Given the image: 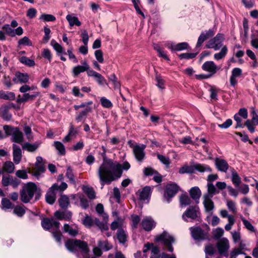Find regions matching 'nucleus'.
Masks as SVG:
<instances>
[{
	"mask_svg": "<svg viewBox=\"0 0 258 258\" xmlns=\"http://www.w3.org/2000/svg\"><path fill=\"white\" fill-rule=\"evenodd\" d=\"M98 246L105 251H108L112 247V245L109 244L107 241H99Z\"/></svg>",
	"mask_w": 258,
	"mask_h": 258,
	"instance_id": "37998d69",
	"label": "nucleus"
},
{
	"mask_svg": "<svg viewBox=\"0 0 258 258\" xmlns=\"http://www.w3.org/2000/svg\"><path fill=\"white\" fill-rule=\"evenodd\" d=\"M2 29L4 31H5L6 33L11 36V37H14L15 36V30L12 29L10 25L9 24H6L4 25Z\"/></svg>",
	"mask_w": 258,
	"mask_h": 258,
	"instance_id": "79ce46f5",
	"label": "nucleus"
},
{
	"mask_svg": "<svg viewBox=\"0 0 258 258\" xmlns=\"http://www.w3.org/2000/svg\"><path fill=\"white\" fill-rule=\"evenodd\" d=\"M40 19L45 22H52L55 20V17L51 14H43L40 17Z\"/></svg>",
	"mask_w": 258,
	"mask_h": 258,
	"instance_id": "de8ad7c7",
	"label": "nucleus"
},
{
	"mask_svg": "<svg viewBox=\"0 0 258 258\" xmlns=\"http://www.w3.org/2000/svg\"><path fill=\"white\" fill-rule=\"evenodd\" d=\"M155 239L157 241H162L169 251L172 252L173 250L171 244L174 242V239L167 232L164 231L162 234L156 236Z\"/></svg>",
	"mask_w": 258,
	"mask_h": 258,
	"instance_id": "423d86ee",
	"label": "nucleus"
},
{
	"mask_svg": "<svg viewBox=\"0 0 258 258\" xmlns=\"http://www.w3.org/2000/svg\"><path fill=\"white\" fill-rule=\"evenodd\" d=\"M51 45L53 46V48L56 52L58 53H61L62 52L63 48L62 46L54 40H52L51 41Z\"/></svg>",
	"mask_w": 258,
	"mask_h": 258,
	"instance_id": "680f3d73",
	"label": "nucleus"
},
{
	"mask_svg": "<svg viewBox=\"0 0 258 258\" xmlns=\"http://www.w3.org/2000/svg\"><path fill=\"white\" fill-rule=\"evenodd\" d=\"M241 219L243 223V225L247 229L251 232L254 231V228L250 222H249L248 220H246L244 218L242 217H241Z\"/></svg>",
	"mask_w": 258,
	"mask_h": 258,
	"instance_id": "6e6d98bb",
	"label": "nucleus"
},
{
	"mask_svg": "<svg viewBox=\"0 0 258 258\" xmlns=\"http://www.w3.org/2000/svg\"><path fill=\"white\" fill-rule=\"evenodd\" d=\"M215 165L217 169L222 172H226L229 168L227 161L224 159L216 158L215 160Z\"/></svg>",
	"mask_w": 258,
	"mask_h": 258,
	"instance_id": "6ab92c4d",
	"label": "nucleus"
},
{
	"mask_svg": "<svg viewBox=\"0 0 258 258\" xmlns=\"http://www.w3.org/2000/svg\"><path fill=\"white\" fill-rule=\"evenodd\" d=\"M12 208V204L7 199L4 198L2 200V208L4 210L11 209Z\"/></svg>",
	"mask_w": 258,
	"mask_h": 258,
	"instance_id": "8fccbe9b",
	"label": "nucleus"
},
{
	"mask_svg": "<svg viewBox=\"0 0 258 258\" xmlns=\"http://www.w3.org/2000/svg\"><path fill=\"white\" fill-rule=\"evenodd\" d=\"M179 187L175 183H170L166 185L164 192V197L169 202V199L174 197L178 190Z\"/></svg>",
	"mask_w": 258,
	"mask_h": 258,
	"instance_id": "ddd939ff",
	"label": "nucleus"
},
{
	"mask_svg": "<svg viewBox=\"0 0 258 258\" xmlns=\"http://www.w3.org/2000/svg\"><path fill=\"white\" fill-rule=\"evenodd\" d=\"M29 76L27 74H23L20 72L16 73V78L13 79L15 82L26 83L28 81Z\"/></svg>",
	"mask_w": 258,
	"mask_h": 258,
	"instance_id": "a878e982",
	"label": "nucleus"
},
{
	"mask_svg": "<svg viewBox=\"0 0 258 258\" xmlns=\"http://www.w3.org/2000/svg\"><path fill=\"white\" fill-rule=\"evenodd\" d=\"M21 200L27 203L35 196V201L38 200L41 196V190L33 182H28L25 184L20 192Z\"/></svg>",
	"mask_w": 258,
	"mask_h": 258,
	"instance_id": "f03ea898",
	"label": "nucleus"
},
{
	"mask_svg": "<svg viewBox=\"0 0 258 258\" xmlns=\"http://www.w3.org/2000/svg\"><path fill=\"white\" fill-rule=\"evenodd\" d=\"M208 193L204 195V196H209V197H213V196L219 193L218 191H217L216 188L213 184L211 183H208Z\"/></svg>",
	"mask_w": 258,
	"mask_h": 258,
	"instance_id": "ea45409f",
	"label": "nucleus"
},
{
	"mask_svg": "<svg viewBox=\"0 0 258 258\" xmlns=\"http://www.w3.org/2000/svg\"><path fill=\"white\" fill-rule=\"evenodd\" d=\"M9 107L8 106H2L0 108V116L5 120L9 121L12 118V115L8 111Z\"/></svg>",
	"mask_w": 258,
	"mask_h": 258,
	"instance_id": "393cba45",
	"label": "nucleus"
},
{
	"mask_svg": "<svg viewBox=\"0 0 258 258\" xmlns=\"http://www.w3.org/2000/svg\"><path fill=\"white\" fill-rule=\"evenodd\" d=\"M217 247L220 254L224 256L228 255V250L229 248L228 240L225 237L220 239L217 243Z\"/></svg>",
	"mask_w": 258,
	"mask_h": 258,
	"instance_id": "6e6552de",
	"label": "nucleus"
},
{
	"mask_svg": "<svg viewBox=\"0 0 258 258\" xmlns=\"http://www.w3.org/2000/svg\"><path fill=\"white\" fill-rule=\"evenodd\" d=\"M12 176L10 175H3L2 179V184L4 186L11 184Z\"/></svg>",
	"mask_w": 258,
	"mask_h": 258,
	"instance_id": "864d4df0",
	"label": "nucleus"
},
{
	"mask_svg": "<svg viewBox=\"0 0 258 258\" xmlns=\"http://www.w3.org/2000/svg\"><path fill=\"white\" fill-rule=\"evenodd\" d=\"M72 213L68 211L63 212L57 211L54 213L55 217L58 220H70L72 217Z\"/></svg>",
	"mask_w": 258,
	"mask_h": 258,
	"instance_id": "4be33fe9",
	"label": "nucleus"
},
{
	"mask_svg": "<svg viewBox=\"0 0 258 258\" xmlns=\"http://www.w3.org/2000/svg\"><path fill=\"white\" fill-rule=\"evenodd\" d=\"M191 236L195 240H204L208 237L207 234L200 227H190L189 228Z\"/></svg>",
	"mask_w": 258,
	"mask_h": 258,
	"instance_id": "f8f14e48",
	"label": "nucleus"
},
{
	"mask_svg": "<svg viewBox=\"0 0 258 258\" xmlns=\"http://www.w3.org/2000/svg\"><path fill=\"white\" fill-rule=\"evenodd\" d=\"M63 230L66 232L69 233L70 235L73 236H75L78 233V231L76 230L73 229L67 224L64 225Z\"/></svg>",
	"mask_w": 258,
	"mask_h": 258,
	"instance_id": "603ef678",
	"label": "nucleus"
},
{
	"mask_svg": "<svg viewBox=\"0 0 258 258\" xmlns=\"http://www.w3.org/2000/svg\"><path fill=\"white\" fill-rule=\"evenodd\" d=\"M66 19L68 21L71 27H73L74 25L79 26L81 25V22L79 20L78 18L72 15H68L66 16Z\"/></svg>",
	"mask_w": 258,
	"mask_h": 258,
	"instance_id": "7c9ffc66",
	"label": "nucleus"
},
{
	"mask_svg": "<svg viewBox=\"0 0 258 258\" xmlns=\"http://www.w3.org/2000/svg\"><path fill=\"white\" fill-rule=\"evenodd\" d=\"M108 79L111 81L114 85L115 89H118L119 88L120 84L117 81V79L114 74H112L108 77Z\"/></svg>",
	"mask_w": 258,
	"mask_h": 258,
	"instance_id": "13d9d810",
	"label": "nucleus"
},
{
	"mask_svg": "<svg viewBox=\"0 0 258 258\" xmlns=\"http://www.w3.org/2000/svg\"><path fill=\"white\" fill-rule=\"evenodd\" d=\"M40 143H35L33 144L26 143L22 145V148L30 152H33L39 147Z\"/></svg>",
	"mask_w": 258,
	"mask_h": 258,
	"instance_id": "72a5a7b5",
	"label": "nucleus"
},
{
	"mask_svg": "<svg viewBox=\"0 0 258 258\" xmlns=\"http://www.w3.org/2000/svg\"><path fill=\"white\" fill-rule=\"evenodd\" d=\"M151 194V187L145 186L140 192V198L142 200H147L149 198Z\"/></svg>",
	"mask_w": 258,
	"mask_h": 258,
	"instance_id": "473e14b6",
	"label": "nucleus"
},
{
	"mask_svg": "<svg viewBox=\"0 0 258 258\" xmlns=\"http://www.w3.org/2000/svg\"><path fill=\"white\" fill-rule=\"evenodd\" d=\"M195 170L201 172H211V169L209 166L201 164H197L193 166L185 165L181 167L179 170V173L180 174L192 173L195 172Z\"/></svg>",
	"mask_w": 258,
	"mask_h": 258,
	"instance_id": "39448f33",
	"label": "nucleus"
},
{
	"mask_svg": "<svg viewBox=\"0 0 258 258\" xmlns=\"http://www.w3.org/2000/svg\"><path fill=\"white\" fill-rule=\"evenodd\" d=\"M108 258H125V257L121 251H116L115 252L114 254H109L108 256Z\"/></svg>",
	"mask_w": 258,
	"mask_h": 258,
	"instance_id": "774afa93",
	"label": "nucleus"
},
{
	"mask_svg": "<svg viewBox=\"0 0 258 258\" xmlns=\"http://www.w3.org/2000/svg\"><path fill=\"white\" fill-rule=\"evenodd\" d=\"M19 45H25L27 46H31L32 45L31 41L28 37L25 36L18 41Z\"/></svg>",
	"mask_w": 258,
	"mask_h": 258,
	"instance_id": "69168bd1",
	"label": "nucleus"
},
{
	"mask_svg": "<svg viewBox=\"0 0 258 258\" xmlns=\"http://www.w3.org/2000/svg\"><path fill=\"white\" fill-rule=\"evenodd\" d=\"M38 92H36L33 94L30 95L29 93H25L22 97L20 95L17 99V102L19 103L26 102L29 100H33L39 95Z\"/></svg>",
	"mask_w": 258,
	"mask_h": 258,
	"instance_id": "b1692460",
	"label": "nucleus"
},
{
	"mask_svg": "<svg viewBox=\"0 0 258 258\" xmlns=\"http://www.w3.org/2000/svg\"><path fill=\"white\" fill-rule=\"evenodd\" d=\"M102 218L103 219V222L100 221L97 218H95L94 219V224L96 225L101 231H107L108 230V226L107 225L108 216L107 214H103Z\"/></svg>",
	"mask_w": 258,
	"mask_h": 258,
	"instance_id": "2eb2a0df",
	"label": "nucleus"
},
{
	"mask_svg": "<svg viewBox=\"0 0 258 258\" xmlns=\"http://www.w3.org/2000/svg\"><path fill=\"white\" fill-rule=\"evenodd\" d=\"M15 166L11 161H6L4 163L3 166V171L9 173H12L14 172Z\"/></svg>",
	"mask_w": 258,
	"mask_h": 258,
	"instance_id": "c9c22d12",
	"label": "nucleus"
},
{
	"mask_svg": "<svg viewBox=\"0 0 258 258\" xmlns=\"http://www.w3.org/2000/svg\"><path fill=\"white\" fill-rule=\"evenodd\" d=\"M13 156L14 162L19 164L22 159V154L21 148L16 144L13 145Z\"/></svg>",
	"mask_w": 258,
	"mask_h": 258,
	"instance_id": "f3484780",
	"label": "nucleus"
},
{
	"mask_svg": "<svg viewBox=\"0 0 258 258\" xmlns=\"http://www.w3.org/2000/svg\"><path fill=\"white\" fill-rule=\"evenodd\" d=\"M97 173L102 186L105 183L109 184L111 181L120 177L121 164L111 159L104 158L103 162L98 169Z\"/></svg>",
	"mask_w": 258,
	"mask_h": 258,
	"instance_id": "f257e3e1",
	"label": "nucleus"
},
{
	"mask_svg": "<svg viewBox=\"0 0 258 258\" xmlns=\"http://www.w3.org/2000/svg\"><path fill=\"white\" fill-rule=\"evenodd\" d=\"M214 34V31L211 29H209V30L202 32L201 35H200V37H202L204 41H205L209 38L213 36Z\"/></svg>",
	"mask_w": 258,
	"mask_h": 258,
	"instance_id": "5fc2aeb1",
	"label": "nucleus"
},
{
	"mask_svg": "<svg viewBox=\"0 0 258 258\" xmlns=\"http://www.w3.org/2000/svg\"><path fill=\"white\" fill-rule=\"evenodd\" d=\"M212 197H209V196H203V204L205 211L207 213L212 214L213 210L214 208V204L212 200Z\"/></svg>",
	"mask_w": 258,
	"mask_h": 258,
	"instance_id": "dca6fc26",
	"label": "nucleus"
},
{
	"mask_svg": "<svg viewBox=\"0 0 258 258\" xmlns=\"http://www.w3.org/2000/svg\"><path fill=\"white\" fill-rule=\"evenodd\" d=\"M72 199H75L76 197H78L80 201V206L84 209H86L89 206L88 200L82 195L78 194L77 195H72L71 196Z\"/></svg>",
	"mask_w": 258,
	"mask_h": 258,
	"instance_id": "bb28decb",
	"label": "nucleus"
},
{
	"mask_svg": "<svg viewBox=\"0 0 258 258\" xmlns=\"http://www.w3.org/2000/svg\"><path fill=\"white\" fill-rule=\"evenodd\" d=\"M82 66H77L73 68L72 73L75 77L78 76V75L82 72L88 71L89 66L86 61L82 63Z\"/></svg>",
	"mask_w": 258,
	"mask_h": 258,
	"instance_id": "412c9836",
	"label": "nucleus"
},
{
	"mask_svg": "<svg viewBox=\"0 0 258 258\" xmlns=\"http://www.w3.org/2000/svg\"><path fill=\"white\" fill-rule=\"evenodd\" d=\"M224 37L222 34H218L214 38L209 40L206 46L208 48H213L215 50L219 49L222 46Z\"/></svg>",
	"mask_w": 258,
	"mask_h": 258,
	"instance_id": "0eeeda50",
	"label": "nucleus"
},
{
	"mask_svg": "<svg viewBox=\"0 0 258 258\" xmlns=\"http://www.w3.org/2000/svg\"><path fill=\"white\" fill-rule=\"evenodd\" d=\"M224 233V230L221 228H217L213 231V236L215 238L218 239L221 237Z\"/></svg>",
	"mask_w": 258,
	"mask_h": 258,
	"instance_id": "e2e57ef3",
	"label": "nucleus"
},
{
	"mask_svg": "<svg viewBox=\"0 0 258 258\" xmlns=\"http://www.w3.org/2000/svg\"><path fill=\"white\" fill-rule=\"evenodd\" d=\"M65 246L68 250L76 253L78 256V249L83 254H86L89 251L87 243L80 240L68 239L65 243Z\"/></svg>",
	"mask_w": 258,
	"mask_h": 258,
	"instance_id": "7ed1b4c3",
	"label": "nucleus"
},
{
	"mask_svg": "<svg viewBox=\"0 0 258 258\" xmlns=\"http://www.w3.org/2000/svg\"><path fill=\"white\" fill-rule=\"evenodd\" d=\"M66 176L69 179L70 182L72 183H75L76 180L74 177V174L73 173V170L70 166L68 167Z\"/></svg>",
	"mask_w": 258,
	"mask_h": 258,
	"instance_id": "3c124183",
	"label": "nucleus"
},
{
	"mask_svg": "<svg viewBox=\"0 0 258 258\" xmlns=\"http://www.w3.org/2000/svg\"><path fill=\"white\" fill-rule=\"evenodd\" d=\"M3 128L7 136H12L11 141L12 142L18 144H21L23 142V134L19 128L5 125Z\"/></svg>",
	"mask_w": 258,
	"mask_h": 258,
	"instance_id": "20e7f679",
	"label": "nucleus"
},
{
	"mask_svg": "<svg viewBox=\"0 0 258 258\" xmlns=\"http://www.w3.org/2000/svg\"><path fill=\"white\" fill-rule=\"evenodd\" d=\"M83 190L90 199L95 198V192L92 187L84 186L83 187Z\"/></svg>",
	"mask_w": 258,
	"mask_h": 258,
	"instance_id": "58836bf2",
	"label": "nucleus"
},
{
	"mask_svg": "<svg viewBox=\"0 0 258 258\" xmlns=\"http://www.w3.org/2000/svg\"><path fill=\"white\" fill-rule=\"evenodd\" d=\"M45 169L44 165V164H35V167L33 168L31 171L30 172L32 173V174L36 177L37 178H38L39 175L41 173H43L45 171Z\"/></svg>",
	"mask_w": 258,
	"mask_h": 258,
	"instance_id": "5701e85b",
	"label": "nucleus"
},
{
	"mask_svg": "<svg viewBox=\"0 0 258 258\" xmlns=\"http://www.w3.org/2000/svg\"><path fill=\"white\" fill-rule=\"evenodd\" d=\"M0 98L5 100H13L15 98V95L12 92H6L1 90L0 91Z\"/></svg>",
	"mask_w": 258,
	"mask_h": 258,
	"instance_id": "4c0bfd02",
	"label": "nucleus"
},
{
	"mask_svg": "<svg viewBox=\"0 0 258 258\" xmlns=\"http://www.w3.org/2000/svg\"><path fill=\"white\" fill-rule=\"evenodd\" d=\"M59 222L55 221L53 218H44L41 221V225L42 227L46 229L49 230L51 227H54L53 230L57 231L59 228Z\"/></svg>",
	"mask_w": 258,
	"mask_h": 258,
	"instance_id": "9d476101",
	"label": "nucleus"
},
{
	"mask_svg": "<svg viewBox=\"0 0 258 258\" xmlns=\"http://www.w3.org/2000/svg\"><path fill=\"white\" fill-rule=\"evenodd\" d=\"M155 224L154 221L150 217L144 218L141 223L143 229L146 231H150L155 226Z\"/></svg>",
	"mask_w": 258,
	"mask_h": 258,
	"instance_id": "a211bd4d",
	"label": "nucleus"
},
{
	"mask_svg": "<svg viewBox=\"0 0 258 258\" xmlns=\"http://www.w3.org/2000/svg\"><path fill=\"white\" fill-rule=\"evenodd\" d=\"M19 61L23 64H24L28 67H33L35 66V61L30 59L26 56H22L20 58Z\"/></svg>",
	"mask_w": 258,
	"mask_h": 258,
	"instance_id": "a19ab883",
	"label": "nucleus"
},
{
	"mask_svg": "<svg viewBox=\"0 0 258 258\" xmlns=\"http://www.w3.org/2000/svg\"><path fill=\"white\" fill-rule=\"evenodd\" d=\"M122 224V221L120 219H118L117 220L111 223L110 228L112 230H115L118 228V229L121 228L120 227L121 226Z\"/></svg>",
	"mask_w": 258,
	"mask_h": 258,
	"instance_id": "4d7b16f0",
	"label": "nucleus"
},
{
	"mask_svg": "<svg viewBox=\"0 0 258 258\" xmlns=\"http://www.w3.org/2000/svg\"><path fill=\"white\" fill-rule=\"evenodd\" d=\"M199 214L200 212L198 207L190 206L183 214L182 218L184 221H187L185 217L195 220L199 217Z\"/></svg>",
	"mask_w": 258,
	"mask_h": 258,
	"instance_id": "1a4fd4ad",
	"label": "nucleus"
},
{
	"mask_svg": "<svg viewBox=\"0 0 258 258\" xmlns=\"http://www.w3.org/2000/svg\"><path fill=\"white\" fill-rule=\"evenodd\" d=\"M228 51V49L226 46L222 47L220 52L215 53L214 55V58L215 60H219L225 57Z\"/></svg>",
	"mask_w": 258,
	"mask_h": 258,
	"instance_id": "e433bc0d",
	"label": "nucleus"
},
{
	"mask_svg": "<svg viewBox=\"0 0 258 258\" xmlns=\"http://www.w3.org/2000/svg\"><path fill=\"white\" fill-rule=\"evenodd\" d=\"M226 206L230 211L235 214L237 212L235 203L232 200H227L226 201Z\"/></svg>",
	"mask_w": 258,
	"mask_h": 258,
	"instance_id": "c03bdc74",
	"label": "nucleus"
},
{
	"mask_svg": "<svg viewBox=\"0 0 258 258\" xmlns=\"http://www.w3.org/2000/svg\"><path fill=\"white\" fill-rule=\"evenodd\" d=\"M241 75V69L238 68L233 69L232 71V74L230 79V84L233 86H235V85L237 83V81L236 80V78L240 77Z\"/></svg>",
	"mask_w": 258,
	"mask_h": 258,
	"instance_id": "aec40b11",
	"label": "nucleus"
},
{
	"mask_svg": "<svg viewBox=\"0 0 258 258\" xmlns=\"http://www.w3.org/2000/svg\"><path fill=\"white\" fill-rule=\"evenodd\" d=\"M180 203L182 206H186L191 203V200L188 196L183 195L180 198Z\"/></svg>",
	"mask_w": 258,
	"mask_h": 258,
	"instance_id": "a18cd8bd",
	"label": "nucleus"
},
{
	"mask_svg": "<svg viewBox=\"0 0 258 258\" xmlns=\"http://www.w3.org/2000/svg\"><path fill=\"white\" fill-rule=\"evenodd\" d=\"M130 146L133 148V152L136 159L138 161H142L145 157V153L144 150L146 148V146L144 145H136L133 146V145H130Z\"/></svg>",
	"mask_w": 258,
	"mask_h": 258,
	"instance_id": "9b49d317",
	"label": "nucleus"
},
{
	"mask_svg": "<svg viewBox=\"0 0 258 258\" xmlns=\"http://www.w3.org/2000/svg\"><path fill=\"white\" fill-rule=\"evenodd\" d=\"M202 69L205 72L211 73V76L215 74L220 69L213 61H207L203 63L202 67Z\"/></svg>",
	"mask_w": 258,
	"mask_h": 258,
	"instance_id": "4468645a",
	"label": "nucleus"
},
{
	"mask_svg": "<svg viewBox=\"0 0 258 258\" xmlns=\"http://www.w3.org/2000/svg\"><path fill=\"white\" fill-rule=\"evenodd\" d=\"M189 194L192 199L196 201H199L202 194L200 188L197 186H195L190 189Z\"/></svg>",
	"mask_w": 258,
	"mask_h": 258,
	"instance_id": "cd10ccee",
	"label": "nucleus"
},
{
	"mask_svg": "<svg viewBox=\"0 0 258 258\" xmlns=\"http://www.w3.org/2000/svg\"><path fill=\"white\" fill-rule=\"evenodd\" d=\"M205 251L206 254L212 255L215 251V248L213 245L209 244L205 247Z\"/></svg>",
	"mask_w": 258,
	"mask_h": 258,
	"instance_id": "052dcab7",
	"label": "nucleus"
},
{
	"mask_svg": "<svg viewBox=\"0 0 258 258\" xmlns=\"http://www.w3.org/2000/svg\"><path fill=\"white\" fill-rule=\"evenodd\" d=\"M239 191L243 195H245L247 194L249 191V188L248 185L246 184H242L239 187Z\"/></svg>",
	"mask_w": 258,
	"mask_h": 258,
	"instance_id": "338daca9",
	"label": "nucleus"
},
{
	"mask_svg": "<svg viewBox=\"0 0 258 258\" xmlns=\"http://www.w3.org/2000/svg\"><path fill=\"white\" fill-rule=\"evenodd\" d=\"M231 180L235 186L239 187L241 183V178L233 168L231 169Z\"/></svg>",
	"mask_w": 258,
	"mask_h": 258,
	"instance_id": "c756f323",
	"label": "nucleus"
},
{
	"mask_svg": "<svg viewBox=\"0 0 258 258\" xmlns=\"http://www.w3.org/2000/svg\"><path fill=\"white\" fill-rule=\"evenodd\" d=\"M54 146L61 155L65 154V148L63 145L60 142L56 141L54 143Z\"/></svg>",
	"mask_w": 258,
	"mask_h": 258,
	"instance_id": "49530a36",
	"label": "nucleus"
},
{
	"mask_svg": "<svg viewBox=\"0 0 258 258\" xmlns=\"http://www.w3.org/2000/svg\"><path fill=\"white\" fill-rule=\"evenodd\" d=\"M59 206L62 209H67L68 208L69 204V197L64 195H62L60 196L58 200Z\"/></svg>",
	"mask_w": 258,
	"mask_h": 258,
	"instance_id": "2f4dec72",
	"label": "nucleus"
},
{
	"mask_svg": "<svg viewBox=\"0 0 258 258\" xmlns=\"http://www.w3.org/2000/svg\"><path fill=\"white\" fill-rule=\"evenodd\" d=\"M25 213L24 208L21 206H17L14 209V213L19 217H22Z\"/></svg>",
	"mask_w": 258,
	"mask_h": 258,
	"instance_id": "bf43d9fd",
	"label": "nucleus"
},
{
	"mask_svg": "<svg viewBox=\"0 0 258 258\" xmlns=\"http://www.w3.org/2000/svg\"><path fill=\"white\" fill-rule=\"evenodd\" d=\"M23 130L27 139L30 141H32L33 139V136L32 133L31 127L29 126L26 125L24 126Z\"/></svg>",
	"mask_w": 258,
	"mask_h": 258,
	"instance_id": "09e8293b",
	"label": "nucleus"
},
{
	"mask_svg": "<svg viewBox=\"0 0 258 258\" xmlns=\"http://www.w3.org/2000/svg\"><path fill=\"white\" fill-rule=\"evenodd\" d=\"M100 102L101 105L105 108H110L112 106L111 101L105 97H102L100 99Z\"/></svg>",
	"mask_w": 258,
	"mask_h": 258,
	"instance_id": "0e129e2a",
	"label": "nucleus"
},
{
	"mask_svg": "<svg viewBox=\"0 0 258 258\" xmlns=\"http://www.w3.org/2000/svg\"><path fill=\"white\" fill-rule=\"evenodd\" d=\"M116 236L119 242L124 243L126 240L127 234L122 228H119L116 233Z\"/></svg>",
	"mask_w": 258,
	"mask_h": 258,
	"instance_id": "f704fd0d",
	"label": "nucleus"
},
{
	"mask_svg": "<svg viewBox=\"0 0 258 258\" xmlns=\"http://www.w3.org/2000/svg\"><path fill=\"white\" fill-rule=\"evenodd\" d=\"M46 201L49 204H53L56 200V194L52 189L49 188L46 196H45Z\"/></svg>",
	"mask_w": 258,
	"mask_h": 258,
	"instance_id": "c85d7f7f",
	"label": "nucleus"
}]
</instances>
